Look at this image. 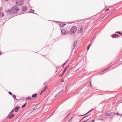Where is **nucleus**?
<instances>
[{
	"label": "nucleus",
	"mask_w": 122,
	"mask_h": 122,
	"mask_svg": "<svg viewBox=\"0 0 122 122\" xmlns=\"http://www.w3.org/2000/svg\"><path fill=\"white\" fill-rule=\"evenodd\" d=\"M24 1V0H16V4L19 6L21 5ZM19 10V8L18 6L17 5H15L12 8L11 13L13 14L15 13L18 12Z\"/></svg>",
	"instance_id": "nucleus-1"
},
{
	"label": "nucleus",
	"mask_w": 122,
	"mask_h": 122,
	"mask_svg": "<svg viewBox=\"0 0 122 122\" xmlns=\"http://www.w3.org/2000/svg\"><path fill=\"white\" fill-rule=\"evenodd\" d=\"M77 29V28L76 26H73L70 30L69 33L71 35H73L76 32Z\"/></svg>",
	"instance_id": "nucleus-2"
},
{
	"label": "nucleus",
	"mask_w": 122,
	"mask_h": 122,
	"mask_svg": "<svg viewBox=\"0 0 122 122\" xmlns=\"http://www.w3.org/2000/svg\"><path fill=\"white\" fill-rule=\"evenodd\" d=\"M14 116V114L12 113L11 114H9V115L7 117L9 119H10L12 118Z\"/></svg>",
	"instance_id": "nucleus-3"
},
{
	"label": "nucleus",
	"mask_w": 122,
	"mask_h": 122,
	"mask_svg": "<svg viewBox=\"0 0 122 122\" xmlns=\"http://www.w3.org/2000/svg\"><path fill=\"white\" fill-rule=\"evenodd\" d=\"M112 37L113 38H117L120 37V36L118 34H113L112 36Z\"/></svg>",
	"instance_id": "nucleus-4"
},
{
	"label": "nucleus",
	"mask_w": 122,
	"mask_h": 122,
	"mask_svg": "<svg viewBox=\"0 0 122 122\" xmlns=\"http://www.w3.org/2000/svg\"><path fill=\"white\" fill-rule=\"evenodd\" d=\"M115 114V113L114 112H111L109 113L106 114V116H113Z\"/></svg>",
	"instance_id": "nucleus-5"
},
{
	"label": "nucleus",
	"mask_w": 122,
	"mask_h": 122,
	"mask_svg": "<svg viewBox=\"0 0 122 122\" xmlns=\"http://www.w3.org/2000/svg\"><path fill=\"white\" fill-rule=\"evenodd\" d=\"M61 31L62 34L63 35H65L66 33V30L64 29H62Z\"/></svg>",
	"instance_id": "nucleus-6"
},
{
	"label": "nucleus",
	"mask_w": 122,
	"mask_h": 122,
	"mask_svg": "<svg viewBox=\"0 0 122 122\" xmlns=\"http://www.w3.org/2000/svg\"><path fill=\"white\" fill-rule=\"evenodd\" d=\"M5 12L6 13H7L8 15H10V13H12L11 10L8 9V10H6L5 11Z\"/></svg>",
	"instance_id": "nucleus-7"
},
{
	"label": "nucleus",
	"mask_w": 122,
	"mask_h": 122,
	"mask_svg": "<svg viewBox=\"0 0 122 122\" xmlns=\"http://www.w3.org/2000/svg\"><path fill=\"white\" fill-rule=\"evenodd\" d=\"M77 41L76 40H75L74 41V42L73 46V48H72V50L74 49V48L77 45Z\"/></svg>",
	"instance_id": "nucleus-8"
},
{
	"label": "nucleus",
	"mask_w": 122,
	"mask_h": 122,
	"mask_svg": "<svg viewBox=\"0 0 122 122\" xmlns=\"http://www.w3.org/2000/svg\"><path fill=\"white\" fill-rule=\"evenodd\" d=\"M27 9V7L25 6H23L22 7L21 9V10L22 11L25 12L26 11Z\"/></svg>",
	"instance_id": "nucleus-9"
},
{
	"label": "nucleus",
	"mask_w": 122,
	"mask_h": 122,
	"mask_svg": "<svg viewBox=\"0 0 122 122\" xmlns=\"http://www.w3.org/2000/svg\"><path fill=\"white\" fill-rule=\"evenodd\" d=\"M20 108V107L17 106L15 108L14 111L15 112H17L18 109Z\"/></svg>",
	"instance_id": "nucleus-10"
},
{
	"label": "nucleus",
	"mask_w": 122,
	"mask_h": 122,
	"mask_svg": "<svg viewBox=\"0 0 122 122\" xmlns=\"http://www.w3.org/2000/svg\"><path fill=\"white\" fill-rule=\"evenodd\" d=\"M98 32H96L95 33V34L93 36V37L92 38V39L91 41H92L93 40H94L96 38V36L97 35V34H98Z\"/></svg>",
	"instance_id": "nucleus-11"
},
{
	"label": "nucleus",
	"mask_w": 122,
	"mask_h": 122,
	"mask_svg": "<svg viewBox=\"0 0 122 122\" xmlns=\"http://www.w3.org/2000/svg\"><path fill=\"white\" fill-rule=\"evenodd\" d=\"M112 13V12H110L109 13L107 14L105 16V17H106L105 19H106L109 15H110Z\"/></svg>",
	"instance_id": "nucleus-12"
},
{
	"label": "nucleus",
	"mask_w": 122,
	"mask_h": 122,
	"mask_svg": "<svg viewBox=\"0 0 122 122\" xmlns=\"http://www.w3.org/2000/svg\"><path fill=\"white\" fill-rule=\"evenodd\" d=\"M37 95V93H34L32 94V97L33 98H35L36 97Z\"/></svg>",
	"instance_id": "nucleus-13"
},
{
	"label": "nucleus",
	"mask_w": 122,
	"mask_h": 122,
	"mask_svg": "<svg viewBox=\"0 0 122 122\" xmlns=\"http://www.w3.org/2000/svg\"><path fill=\"white\" fill-rule=\"evenodd\" d=\"M83 31V28L82 27H80V29L79 31V32L80 33H82Z\"/></svg>",
	"instance_id": "nucleus-14"
},
{
	"label": "nucleus",
	"mask_w": 122,
	"mask_h": 122,
	"mask_svg": "<svg viewBox=\"0 0 122 122\" xmlns=\"http://www.w3.org/2000/svg\"><path fill=\"white\" fill-rule=\"evenodd\" d=\"M31 99V98L30 97H28L26 98L25 100L26 101H27L28 100H30Z\"/></svg>",
	"instance_id": "nucleus-15"
},
{
	"label": "nucleus",
	"mask_w": 122,
	"mask_h": 122,
	"mask_svg": "<svg viewBox=\"0 0 122 122\" xmlns=\"http://www.w3.org/2000/svg\"><path fill=\"white\" fill-rule=\"evenodd\" d=\"M36 106L35 107H34V108L31 109L30 110V112H32L33 111H34L35 109H37V108H36Z\"/></svg>",
	"instance_id": "nucleus-16"
},
{
	"label": "nucleus",
	"mask_w": 122,
	"mask_h": 122,
	"mask_svg": "<svg viewBox=\"0 0 122 122\" xmlns=\"http://www.w3.org/2000/svg\"><path fill=\"white\" fill-rule=\"evenodd\" d=\"M66 25V24L64 23H61L59 24V26L61 27H63Z\"/></svg>",
	"instance_id": "nucleus-17"
},
{
	"label": "nucleus",
	"mask_w": 122,
	"mask_h": 122,
	"mask_svg": "<svg viewBox=\"0 0 122 122\" xmlns=\"http://www.w3.org/2000/svg\"><path fill=\"white\" fill-rule=\"evenodd\" d=\"M112 66V65L111 66H109V67H108V68H105V69H104V70H103L102 72H103V71H106L107 70H108L109 68H110L111 67V66Z\"/></svg>",
	"instance_id": "nucleus-18"
},
{
	"label": "nucleus",
	"mask_w": 122,
	"mask_h": 122,
	"mask_svg": "<svg viewBox=\"0 0 122 122\" xmlns=\"http://www.w3.org/2000/svg\"><path fill=\"white\" fill-rule=\"evenodd\" d=\"M34 11L32 9H31L30 10L29 12L28 13H34Z\"/></svg>",
	"instance_id": "nucleus-19"
},
{
	"label": "nucleus",
	"mask_w": 122,
	"mask_h": 122,
	"mask_svg": "<svg viewBox=\"0 0 122 122\" xmlns=\"http://www.w3.org/2000/svg\"><path fill=\"white\" fill-rule=\"evenodd\" d=\"M1 12H0V18H1L3 17L4 15V13L3 12H2L1 14Z\"/></svg>",
	"instance_id": "nucleus-20"
},
{
	"label": "nucleus",
	"mask_w": 122,
	"mask_h": 122,
	"mask_svg": "<svg viewBox=\"0 0 122 122\" xmlns=\"http://www.w3.org/2000/svg\"><path fill=\"white\" fill-rule=\"evenodd\" d=\"M27 102H26L21 107L22 108H23L24 107H25L27 104Z\"/></svg>",
	"instance_id": "nucleus-21"
},
{
	"label": "nucleus",
	"mask_w": 122,
	"mask_h": 122,
	"mask_svg": "<svg viewBox=\"0 0 122 122\" xmlns=\"http://www.w3.org/2000/svg\"><path fill=\"white\" fill-rule=\"evenodd\" d=\"M69 66H67L66 68H65L64 69L63 71V72L64 73H65V71H66V70L67 69V68Z\"/></svg>",
	"instance_id": "nucleus-22"
},
{
	"label": "nucleus",
	"mask_w": 122,
	"mask_h": 122,
	"mask_svg": "<svg viewBox=\"0 0 122 122\" xmlns=\"http://www.w3.org/2000/svg\"><path fill=\"white\" fill-rule=\"evenodd\" d=\"M91 46V45L90 43H89L88 44V47L87 48V51H88V50H89V48Z\"/></svg>",
	"instance_id": "nucleus-23"
},
{
	"label": "nucleus",
	"mask_w": 122,
	"mask_h": 122,
	"mask_svg": "<svg viewBox=\"0 0 122 122\" xmlns=\"http://www.w3.org/2000/svg\"><path fill=\"white\" fill-rule=\"evenodd\" d=\"M12 97L14 99H15L16 98V97L15 95H12Z\"/></svg>",
	"instance_id": "nucleus-24"
},
{
	"label": "nucleus",
	"mask_w": 122,
	"mask_h": 122,
	"mask_svg": "<svg viewBox=\"0 0 122 122\" xmlns=\"http://www.w3.org/2000/svg\"><path fill=\"white\" fill-rule=\"evenodd\" d=\"M64 72H63V73L61 74H60L59 76V77H61L64 74Z\"/></svg>",
	"instance_id": "nucleus-25"
},
{
	"label": "nucleus",
	"mask_w": 122,
	"mask_h": 122,
	"mask_svg": "<svg viewBox=\"0 0 122 122\" xmlns=\"http://www.w3.org/2000/svg\"><path fill=\"white\" fill-rule=\"evenodd\" d=\"M47 86H45L43 89V90L44 92H45L47 88Z\"/></svg>",
	"instance_id": "nucleus-26"
},
{
	"label": "nucleus",
	"mask_w": 122,
	"mask_h": 122,
	"mask_svg": "<svg viewBox=\"0 0 122 122\" xmlns=\"http://www.w3.org/2000/svg\"><path fill=\"white\" fill-rule=\"evenodd\" d=\"M88 116V115H87V116H86L84 117L80 121H81L83 119L87 117Z\"/></svg>",
	"instance_id": "nucleus-27"
},
{
	"label": "nucleus",
	"mask_w": 122,
	"mask_h": 122,
	"mask_svg": "<svg viewBox=\"0 0 122 122\" xmlns=\"http://www.w3.org/2000/svg\"><path fill=\"white\" fill-rule=\"evenodd\" d=\"M105 17H105V16H104L100 20L101 21H102L103 20H104L105 19Z\"/></svg>",
	"instance_id": "nucleus-28"
},
{
	"label": "nucleus",
	"mask_w": 122,
	"mask_h": 122,
	"mask_svg": "<svg viewBox=\"0 0 122 122\" xmlns=\"http://www.w3.org/2000/svg\"><path fill=\"white\" fill-rule=\"evenodd\" d=\"M14 109H13L11 111V112L10 113V114H11L14 111Z\"/></svg>",
	"instance_id": "nucleus-29"
},
{
	"label": "nucleus",
	"mask_w": 122,
	"mask_h": 122,
	"mask_svg": "<svg viewBox=\"0 0 122 122\" xmlns=\"http://www.w3.org/2000/svg\"><path fill=\"white\" fill-rule=\"evenodd\" d=\"M90 118L87 119L85 121H84L83 122H87L90 119Z\"/></svg>",
	"instance_id": "nucleus-30"
},
{
	"label": "nucleus",
	"mask_w": 122,
	"mask_h": 122,
	"mask_svg": "<svg viewBox=\"0 0 122 122\" xmlns=\"http://www.w3.org/2000/svg\"><path fill=\"white\" fill-rule=\"evenodd\" d=\"M66 63L65 62L62 65V67H64V66L66 65Z\"/></svg>",
	"instance_id": "nucleus-31"
},
{
	"label": "nucleus",
	"mask_w": 122,
	"mask_h": 122,
	"mask_svg": "<svg viewBox=\"0 0 122 122\" xmlns=\"http://www.w3.org/2000/svg\"><path fill=\"white\" fill-rule=\"evenodd\" d=\"M63 91H64V90L63 89H62V90H61L60 92H58L59 94H60V93L62 92Z\"/></svg>",
	"instance_id": "nucleus-32"
},
{
	"label": "nucleus",
	"mask_w": 122,
	"mask_h": 122,
	"mask_svg": "<svg viewBox=\"0 0 122 122\" xmlns=\"http://www.w3.org/2000/svg\"><path fill=\"white\" fill-rule=\"evenodd\" d=\"M8 93L10 95H12V93L10 92H8Z\"/></svg>",
	"instance_id": "nucleus-33"
},
{
	"label": "nucleus",
	"mask_w": 122,
	"mask_h": 122,
	"mask_svg": "<svg viewBox=\"0 0 122 122\" xmlns=\"http://www.w3.org/2000/svg\"><path fill=\"white\" fill-rule=\"evenodd\" d=\"M121 32L120 31H117L115 33H117L118 34H120V33H121Z\"/></svg>",
	"instance_id": "nucleus-34"
},
{
	"label": "nucleus",
	"mask_w": 122,
	"mask_h": 122,
	"mask_svg": "<svg viewBox=\"0 0 122 122\" xmlns=\"http://www.w3.org/2000/svg\"><path fill=\"white\" fill-rule=\"evenodd\" d=\"M60 94H59V93H58L57 94H56L55 96V97H57Z\"/></svg>",
	"instance_id": "nucleus-35"
},
{
	"label": "nucleus",
	"mask_w": 122,
	"mask_h": 122,
	"mask_svg": "<svg viewBox=\"0 0 122 122\" xmlns=\"http://www.w3.org/2000/svg\"><path fill=\"white\" fill-rule=\"evenodd\" d=\"M90 112H89V111L87 113H86V114H84V115H82L81 116H84V115H86L87 114H88V113H89Z\"/></svg>",
	"instance_id": "nucleus-36"
},
{
	"label": "nucleus",
	"mask_w": 122,
	"mask_h": 122,
	"mask_svg": "<svg viewBox=\"0 0 122 122\" xmlns=\"http://www.w3.org/2000/svg\"><path fill=\"white\" fill-rule=\"evenodd\" d=\"M109 10V8L105 10V11H107Z\"/></svg>",
	"instance_id": "nucleus-37"
},
{
	"label": "nucleus",
	"mask_w": 122,
	"mask_h": 122,
	"mask_svg": "<svg viewBox=\"0 0 122 122\" xmlns=\"http://www.w3.org/2000/svg\"><path fill=\"white\" fill-rule=\"evenodd\" d=\"M89 85L91 87H92V84H91V83L90 81L89 83Z\"/></svg>",
	"instance_id": "nucleus-38"
},
{
	"label": "nucleus",
	"mask_w": 122,
	"mask_h": 122,
	"mask_svg": "<svg viewBox=\"0 0 122 122\" xmlns=\"http://www.w3.org/2000/svg\"><path fill=\"white\" fill-rule=\"evenodd\" d=\"M72 118V117H71V118L69 120L68 122H71V120Z\"/></svg>",
	"instance_id": "nucleus-39"
},
{
	"label": "nucleus",
	"mask_w": 122,
	"mask_h": 122,
	"mask_svg": "<svg viewBox=\"0 0 122 122\" xmlns=\"http://www.w3.org/2000/svg\"><path fill=\"white\" fill-rule=\"evenodd\" d=\"M69 61V60H67L65 62L67 64V62Z\"/></svg>",
	"instance_id": "nucleus-40"
},
{
	"label": "nucleus",
	"mask_w": 122,
	"mask_h": 122,
	"mask_svg": "<svg viewBox=\"0 0 122 122\" xmlns=\"http://www.w3.org/2000/svg\"><path fill=\"white\" fill-rule=\"evenodd\" d=\"M70 114H69L68 115L66 116L65 118V119H66V118L68 117V116Z\"/></svg>",
	"instance_id": "nucleus-41"
},
{
	"label": "nucleus",
	"mask_w": 122,
	"mask_h": 122,
	"mask_svg": "<svg viewBox=\"0 0 122 122\" xmlns=\"http://www.w3.org/2000/svg\"><path fill=\"white\" fill-rule=\"evenodd\" d=\"M55 111L54 112H53V113L52 114H51L49 117H51V116H52L53 114V113H54V112H55Z\"/></svg>",
	"instance_id": "nucleus-42"
},
{
	"label": "nucleus",
	"mask_w": 122,
	"mask_h": 122,
	"mask_svg": "<svg viewBox=\"0 0 122 122\" xmlns=\"http://www.w3.org/2000/svg\"><path fill=\"white\" fill-rule=\"evenodd\" d=\"M1 7H0V12H1Z\"/></svg>",
	"instance_id": "nucleus-43"
},
{
	"label": "nucleus",
	"mask_w": 122,
	"mask_h": 122,
	"mask_svg": "<svg viewBox=\"0 0 122 122\" xmlns=\"http://www.w3.org/2000/svg\"><path fill=\"white\" fill-rule=\"evenodd\" d=\"M44 91H43V90H42L41 91V93H42L43 92H44Z\"/></svg>",
	"instance_id": "nucleus-44"
},
{
	"label": "nucleus",
	"mask_w": 122,
	"mask_h": 122,
	"mask_svg": "<svg viewBox=\"0 0 122 122\" xmlns=\"http://www.w3.org/2000/svg\"><path fill=\"white\" fill-rule=\"evenodd\" d=\"M95 121V120L94 119H93L92 120V121L91 122H94Z\"/></svg>",
	"instance_id": "nucleus-45"
},
{
	"label": "nucleus",
	"mask_w": 122,
	"mask_h": 122,
	"mask_svg": "<svg viewBox=\"0 0 122 122\" xmlns=\"http://www.w3.org/2000/svg\"><path fill=\"white\" fill-rule=\"evenodd\" d=\"M2 54V52L1 51H0V55H1Z\"/></svg>",
	"instance_id": "nucleus-46"
},
{
	"label": "nucleus",
	"mask_w": 122,
	"mask_h": 122,
	"mask_svg": "<svg viewBox=\"0 0 122 122\" xmlns=\"http://www.w3.org/2000/svg\"><path fill=\"white\" fill-rule=\"evenodd\" d=\"M120 35L122 36V33L121 32V33L119 34Z\"/></svg>",
	"instance_id": "nucleus-47"
},
{
	"label": "nucleus",
	"mask_w": 122,
	"mask_h": 122,
	"mask_svg": "<svg viewBox=\"0 0 122 122\" xmlns=\"http://www.w3.org/2000/svg\"><path fill=\"white\" fill-rule=\"evenodd\" d=\"M92 111L91 110H90V111H89V112H90Z\"/></svg>",
	"instance_id": "nucleus-48"
},
{
	"label": "nucleus",
	"mask_w": 122,
	"mask_h": 122,
	"mask_svg": "<svg viewBox=\"0 0 122 122\" xmlns=\"http://www.w3.org/2000/svg\"><path fill=\"white\" fill-rule=\"evenodd\" d=\"M116 114L117 115H120V114H119V113H116Z\"/></svg>",
	"instance_id": "nucleus-49"
},
{
	"label": "nucleus",
	"mask_w": 122,
	"mask_h": 122,
	"mask_svg": "<svg viewBox=\"0 0 122 122\" xmlns=\"http://www.w3.org/2000/svg\"><path fill=\"white\" fill-rule=\"evenodd\" d=\"M64 80L63 79H62L61 80V82H64Z\"/></svg>",
	"instance_id": "nucleus-50"
},
{
	"label": "nucleus",
	"mask_w": 122,
	"mask_h": 122,
	"mask_svg": "<svg viewBox=\"0 0 122 122\" xmlns=\"http://www.w3.org/2000/svg\"><path fill=\"white\" fill-rule=\"evenodd\" d=\"M81 56H82V55H80V56H79V57H81Z\"/></svg>",
	"instance_id": "nucleus-51"
},
{
	"label": "nucleus",
	"mask_w": 122,
	"mask_h": 122,
	"mask_svg": "<svg viewBox=\"0 0 122 122\" xmlns=\"http://www.w3.org/2000/svg\"><path fill=\"white\" fill-rule=\"evenodd\" d=\"M54 21L55 22H56V23H57V21Z\"/></svg>",
	"instance_id": "nucleus-52"
},
{
	"label": "nucleus",
	"mask_w": 122,
	"mask_h": 122,
	"mask_svg": "<svg viewBox=\"0 0 122 122\" xmlns=\"http://www.w3.org/2000/svg\"><path fill=\"white\" fill-rule=\"evenodd\" d=\"M91 110H92H92H94V109H93H93H91Z\"/></svg>",
	"instance_id": "nucleus-53"
},
{
	"label": "nucleus",
	"mask_w": 122,
	"mask_h": 122,
	"mask_svg": "<svg viewBox=\"0 0 122 122\" xmlns=\"http://www.w3.org/2000/svg\"><path fill=\"white\" fill-rule=\"evenodd\" d=\"M46 83V82H45L44 83V84H43V85H45V84Z\"/></svg>",
	"instance_id": "nucleus-54"
},
{
	"label": "nucleus",
	"mask_w": 122,
	"mask_h": 122,
	"mask_svg": "<svg viewBox=\"0 0 122 122\" xmlns=\"http://www.w3.org/2000/svg\"><path fill=\"white\" fill-rule=\"evenodd\" d=\"M42 93H41H41H40V95H41Z\"/></svg>",
	"instance_id": "nucleus-55"
},
{
	"label": "nucleus",
	"mask_w": 122,
	"mask_h": 122,
	"mask_svg": "<svg viewBox=\"0 0 122 122\" xmlns=\"http://www.w3.org/2000/svg\"><path fill=\"white\" fill-rule=\"evenodd\" d=\"M48 111V110H47V109H46V111Z\"/></svg>",
	"instance_id": "nucleus-56"
},
{
	"label": "nucleus",
	"mask_w": 122,
	"mask_h": 122,
	"mask_svg": "<svg viewBox=\"0 0 122 122\" xmlns=\"http://www.w3.org/2000/svg\"><path fill=\"white\" fill-rule=\"evenodd\" d=\"M112 12H114V11L113 10V11H112Z\"/></svg>",
	"instance_id": "nucleus-57"
},
{
	"label": "nucleus",
	"mask_w": 122,
	"mask_h": 122,
	"mask_svg": "<svg viewBox=\"0 0 122 122\" xmlns=\"http://www.w3.org/2000/svg\"><path fill=\"white\" fill-rule=\"evenodd\" d=\"M57 71H56V72H55V73L56 72H57Z\"/></svg>",
	"instance_id": "nucleus-58"
},
{
	"label": "nucleus",
	"mask_w": 122,
	"mask_h": 122,
	"mask_svg": "<svg viewBox=\"0 0 122 122\" xmlns=\"http://www.w3.org/2000/svg\"><path fill=\"white\" fill-rule=\"evenodd\" d=\"M101 120H103L102 119H101Z\"/></svg>",
	"instance_id": "nucleus-59"
},
{
	"label": "nucleus",
	"mask_w": 122,
	"mask_h": 122,
	"mask_svg": "<svg viewBox=\"0 0 122 122\" xmlns=\"http://www.w3.org/2000/svg\"><path fill=\"white\" fill-rule=\"evenodd\" d=\"M97 90L96 89V90H95V91L96 90Z\"/></svg>",
	"instance_id": "nucleus-60"
},
{
	"label": "nucleus",
	"mask_w": 122,
	"mask_h": 122,
	"mask_svg": "<svg viewBox=\"0 0 122 122\" xmlns=\"http://www.w3.org/2000/svg\"><path fill=\"white\" fill-rule=\"evenodd\" d=\"M122 114L121 115V116H122Z\"/></svg>",
	"instance_id": "nucleus-61"
},
{
	"label": "nucleus",
	"mask_w": 122,
	"mask_h": 122,
	"mask_svg": "<svg viewBox=\"0 0 122 122\" xmlns=\"http://www.w3.org/2000/svg\"><path fill=\"white\" fill-rule=\"evenodd\" d=\"M89 122H90V121H89Z\"/></svg>",
	"instance_id": "nucleus-62"
}]
</instances>
